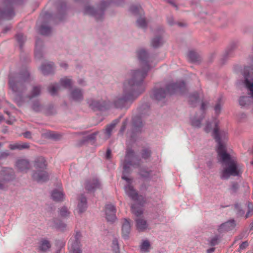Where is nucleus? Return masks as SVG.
<instances>
[{
	"label": "nucleus",
	"mask_w": 253,
	"mask_h": 253,
	"mask_svg": "<svg viewBox=\"0 0 253 253\" xmlns=\"http://www.w3.org/2000/svg\"><path fill=\"white\" fill-rule=\"evenodd\" d=\"M57 14L56 18L59 20L62 21L64 19L67 9V3L64 0H60L58 1L57 6Z\"/></svg>",
	"instance_id": "obj_15"
},
{
	"label": "nucleus",
	"mask_w": 253,
	"mask_h": 253,
	"mask_svg": "<svg viewBox=\"0 0 253 253\" xmlns=\"http://www.w3.org/2000/svg\"><path fill=\"white\" fill-rule=\"evenodd\" d=\"M45 113L47 115H51L54 113V107L52 105H49L46 109Z\"/></svg>",
	"instance_id": "obj_57"
},
{
	"label": "nucleus",
	"mask_w": 253,
	"mask_h": 253,
	"mask_svg": "<svg viewBox=\"0 0 253 253\" xmlns=\"http://www.w3.org/2000/svg\"><path fill=\"white\" fill-rule=\"evenodd\" d=\"M151 98L153 100H158V88L156 86L154 87L150 93Z\"/></svg>",
	"instance_id": "obj_45"
},
{
	"label": "nucleus",
	"mask_w": 253,
	"mask_h": 253,
	"mask_svg": "<svg viewBox=\"0 0 253 253\" xmlns=\"http://www.w3.org/2000/svg\"><path fill=\"white\" fill-rule=\"evenodd\" d=\"M185 90V84L183 82L169 84L167 85L166 90L159 88V102L161 98L166 97L168 94H182Z\"/></svg>",
	"instance_id": "obj_7"
},
{
	"label": "nucleus",
	"mask_w": 253,
	"mask_h": 253,
	"mask_svg": "<svg viewBox=\"0 0 253 253\" xmlns=\"http://www.w3.org/2000/svg\"><path fill=\"white\" fill-rule=\"evenodd\" d=\"M137 26L142 28H146L147 23L145 18H140L136 21Z\"/></svg>",
	"instance_id": "obj_46"
},
{
	"label": "nucleus",
	"mask_w": 253,
	"mask_h": 253,
	"mask_svg": "<svg viewBox=\"0 0 253 253\" xmlns=\"http://www.w3.org/2000/svg\"><path fill=\"white\" fill-rule=\"evenodd\" d=\"M245 80L243 82L245 87L250 91L253 98V69L251 67L245 68L244 72Z\"/></svg>",
	"instance_id": "obj_11"
},
{
	"label": "nucleus",
	"mask_w": 253,
	"mask_h": 253,
	"mask_svg": "<svg viewBox=\"0 0 253 253\" xmlns=\"http://www.w3.org/2000/svg\"><path fill=\"white\" fill-rule=\"evenodd\" d=\"M139 205L137 204L132 205L131 206V211L132 213L134 214L136 218H141L140 216L143 213V210L142 208L143 205H140L138 203Z\"/></svg>",
	"instance_id": "obj_28"
},
{
	"label": "nucleus",
	"mask_w": 253,
	"mask_h": 253,
	"mask_svg": "<svg viewBox=\"0 0 253 253\" xmlns=\"http://www.w3.org/2000/svg\"><path fill=\"white\" fill-rule=\"evenodd\" d=\"M248 211L246 214V218L252 216L253 214V204L252 203L249 202L248 204Z\"/></svg>",
	"instance_id": "obj_52"
},
{
	"label": "nucleus",
	"mask_w": 253,
	"mask_h": 253,
	"mask_svg": "<svg viewBox=\"0 0 253 253\" xmlns=\"http://www.w3.org/2000/svg\"><path fill=\"white\" fill-rule=\"evenodd\" d=\"M97 133V132H95L91 133V134L88 135V136L84 137L79 142L78 145L81 146L88 142L93 141L94 142L96 139V136Z\"/></svg>",
	"instance_id": "obj_29"
},
{
	"label": "nucleus",
	"mask_w": 253,
	"mask_h": 253,
	"mask_svg": "<svg viewBox=\"0 0 253 253\" xmlns=\"http://www.w3.org/2000/svg\"><path fill=\"white\" fill-rule=\"evenodd\" d=\"M47 136L48 138L57 140L60 139L62 135L55 132H50L47 134Z\"/></svg>",
	"instance_id": "obj_43"
},
{
	"label": "nucleus",
	"mask_w": 253,
	"mask_h": 253,
	"mask_svg": "<svg viewBox=\"0 0 253 253\" xmlns=\"http://www.w3.org/2000/svg\"><path fill=\"white\" fill-rule=\"evenodd\" d=\"M138 111L141 117H146L151 114V109L150 105L147 103H144L138 108Z\"/></svg>",
	"instance_id": "obj_22"
},
{
	"label": "nucleus",
	"mask_w": 253,
	"mask_h": 253,
	"mask_svg": "<svg viewBox=\"0 0 253 253\" xmlns=\"http://www.w3.org/2000/svg\"><path fill=\"white\" fill-rule=\"evenodd\" d=\"M141 160L135 155V152L131 148L126 149L125 158L123 164V170L122 178L127 183H131L132 179L128 178L127 175L130 173V167H139Z\"/></svg>",
	"instance_id": "obj_4"
},
{
	"label": "nucleus",
	"mask_w": 253,
	"mask_h": 253,
	"mask_svg": "<svg viewBox=\"0 0 253 253\" xmlns=\"http://www.w3.org/2000/svg\"><path fill=\"white\" fill-rule=\"evenodd\" d=\"M112 250L115 253H119L120 249L119 243L117 238H114L112 241Z\"/></svg>",
	"instance_id": "obj_47"
},
{
	"label": "nucleus",
	"mask_w": 253,
	"mask_h": 253,
	"mask_svg": "<svg viewBox=\"0 0 253 253\" xmlns=\"http://www.w3.org/2000/svg\"><path fill=\"white\" fill-rule=\"evenodd\" d=\"M116 209L114 205L107 204L105 206L106 218L108 221L113 222L116 220Z\"/></svg>",
	"instance_id": "obj_14"
},
{
	"label": "nucleus",
	"mask_w": 253,
	"mask_h": 253,
	"mask_svg": "<svg viewBox=\"0 0 253 253\" xmlns=\"http://www.w3.org/2000/svg\"><path fill=\"white\" fill-rule=\"evenodd\" d=\"M58 213L61 217H66L69 215L70 212L66 207L63 206L59 209Z\"/></svg>",
	"instance_id": "obj_40"
},
{
	"label": "nucleus",
	"mask_w": 253,
	"mask_h": 253,
	"mask_svg": "<svg viewBox=\"0 0 253 253\" xmlns=\"http://www.w3.org/2000/svg\"><path fill=\"white\" fill-rule=\"evenodd\" d=\"M15 37L18 43L19 44L20 48L22 49L23 45L26 41V37H25L23 34L21 33L17 34L15 36Z\"/></svg>",
	"instance_id": "obj_39"
},
{
	"label": "nucleus",
	"mask_w": 253,
	"mask_h": 253,
	"mask_svg": "<svg viewBox=\"0 0 253 253\" xmlns=\"http://www.w3.org/2000/svg\"><path fill=\"white\" fill-rule=\"evenodd\" d=\"M250 97L248 96H242L239 99V103L242 106H246L249 104Z\"/></svg>",
	"instance_id": "obj_44"
},
{
	"label": "nucleus",
	"mask_w": 253,
	"mask_h": 253,
	"mask_svg": "<svg viewBox=\"0 0 253 253\" xmlns=\"http://www.w3.org/2000/svg\"><path fill=\"white\" fill-rule=\"evenodd\" d=\"M39 32L42 35L48 36L51 33V28L49 26L42 25L39 28Z\"/></svg>",
	"instance_id": "obj_33"
},
{
	"label": "nucleus",
	"mask_w": 253,
	"mask_h": 253,
	"mask_svg": "<svg viewBox=\"0 0 253 253\" xmlns=\"http://www.w3.org/2000/svg\"><path fill=\"white\" fill-rule=\"evenodd\" d=\"M81 242L74 240L71 243V249L73 253H82Z\"/></svg>",
	"instance_id": "obj_34"
},
{
	"label": "nucleus",
	"mask_w": 253,
	"mask_h": 253,
	"mask_svg": "<svg viewBox=\"0 0 253 253\" xmlns=\"http://www.w3.org/2000/svg\"><path fill=\"white\" fill-rule=\"evenodd\" d=\"M71 98L76 101H81L83 100V93L81 89L76 88L71 91Z\"/></svg>",
	"instance_id": "obj_24"
},
{
	"label": "nucleus",
	"mask_w": 253,
	"mask_h": 253,
	"mask_svg": "<svg viewBox=\"0 0 253 253\" xmlns=\"http://www.w3.org/2000/svg\"><path fill=\"white\" fill-rule=\"evenodd\" d=\"M52 199L56 202L62 201L64 198V195L62 191L57 189L54 190L51 193Z\"/></svg>",
	"instance_id": "obj_31"
},
{
	"label": "nucleus",
	"mask_w": 253,
	"mask_h": 253,
	"mask_svg": "<svg viewBox=\"0 0 253 253\" xmlns=\"http://www.w3.org/2000/svg\"><path fill=\"white\" fill-rule=\"evenodd\" d=\"M123 2V0H101L97 6V9L90 5H85L83 12L85 15L93 16L97 20H101L104 14L105 10L111 4L119 5Z\"/></svg>",
	"instance_id": "obj_5"
},
{
	"label": "nucleus",
	"mask_w": 253,
	"mask_h": 253,
	"mask_svg": "<svg viewBox=\"0 0 253 253\" xmlns=\"http://www.w3.org/2000/svg\"><path fill=\"white\" fill-rule=\"evenodd\" d=\"M152 152L149 148L143 149L141 153V157L144 159H148L151 156Z\"/></svg>",
	"instance_id": "obj_42"
},
{
	"label": "nucleus",
	"mask_w": 253,
	"mask_h": 253,
	"mask_svg": "<svg viewBox=\"0 0 253 253\" xmlns=\"http://www.w3.org/2000/svg\"><path fill=\"white\" fill-rule=\"evenodd\" d=\"M151 245L148 240L143 241L140 246L141 252L142 253H146L149 251Z\"/></svg>",
	"instance_id": "obj_36"
},
{
	"label": "nucleus",
	"mask_w": 253,
	"mask_h": 253,
	"mask_svg": "<svg viewBox=\"0 0 253 253\" xmlns=\"http://www.w3.org/2000/svg\"><path fill=\"white\" fill-rule=\"evenodd\" d=\"M59 88V85L58 84H52L48 86L47 89L51 95L54 96L57 95Z\"/></svg>",
	"instance_id": "obj_35"
},
{
	"label": "nucleus",
	"mask_w": 253,
	"mask_h": 253,
	"mask_svg": "<svg viewBox=\"0 0 253 253\" xmlns=\"http://www.w3.org/2000/svg\"><path fill=\"white\" fill-rule=\"evenodd\" d=\"M114 127H113L111 125H109L106 126L105 129V133L109 137L111 134L112 131Z\"/></svg>",
	"instance_id": "obj_61"
},
{
	"label": "nucleus",
	"mask_w": 253,
	"mask_h": 253,
	"mask_svg": "<svg viewBox=\"0 0 253 253\" xmlns=\"http://www.w3.org/2000/svg\"><path fill=\"white\" fill-rule=\"evenodd\" d=\"M101 184L97 178H93L85 182V188L88 192H93L96 189H100Z\"/></svg>",
	"instance_id": "obj_16"
},
{
	"label": "nucleus",
	"mask_w": 253,
	"mask_h": 253,
	"mask_svg": "<svg viewBox=\"0 0 253 253\" xmlns=\"http://www.w3.org/2000/svg\"><path fill=\"white\" fill-rule=\"evenodd\" d=\"M32 178L39 183H42L49 180V175L47 172L44 169L37 170L33 172Z\"/></svg>",
	"instance_id": "obj_13"
},
{
	"label": "nucleus",
	"mask_w": 253,
	"mask_h": 253,
	"mask_svg": "<svg viewBox=\"0 0 253 253\" xmlns=\"http://www.w3.org/2000/svg\"><path fill=\"white\" fill-rule=\"evenodd\" d=\"M152 173V170H148L145 168H141L139 169V174L141 178L144 179L149 178Z\"/></svg>",
	"instance_id": "obj_37"
},
{
	"label": "nucleus",
	"mask_w": 253,
	"mask_h": 253,
	"mask_svg": "<svg viewBox=\"0 0 253 253\" xmlns=\"http://www.w3.org/2000/svg\"><path fill=\"white\" fill-rule=\"evenodd\" d=\"M30 73L26 69L21 70L18 73L9 74L8 76V85L9 88L13 93H16L14 101L19 106L24 103L22 93L27 90L25 84L30 78Z\"/></svg>",
	"instance_id": "obj_3"
},
{
	"label": "nucleus",
	"mask_w": 253,
	"mask_h": 253,
	"mask_svg": "<svg viewBox=\"0 0 253 253\" xmlns=\"http://www.w3.org/2000/svg\"><path fill=\"white\" fill-rule=\"evenodd\" d=\"M136 53L138 58L140 62L142 69H138L132 71L131 77H132L133 74H134L135 73H137V74H140L142 73L143 74L144 73H146V77L148 71L150 69V66L148 62V53L144 48H142L137 50Z\"/></svg>",
	"instance_id": "obj_8"
},
{
	"label": "nucleus",
	"mask_w": 253,
	"mask_h": 253,
	"mask_svg": "<svg viewBox=\"0 0 253 253\" xmlns=\"http://www.w3.org/2000/svg\"><path fill=\"white\" fill-rule=\"evenodd\" d=\"M204 117L202 115V118L197 119L196 118H193L191 120V125L194 127H199L201 126V122L202 118Z\"/></svg>",
	"instance_id": "obj_51"
},
{
	"label": "nucleus",
	"mask_w": 253,
	"mask_h": 253,
	"mask_svg": "<svg viewBox=\"0 0 253 253\" xmlns=\"http://www.w3.org/2000/svg\"><path fill=\"white\" fill-rule=\"evenodd\" d=\"M188 57L189 60L192 62H196L199 61V56L194 51H189L188 54Z\"/></svg>",
	"instance_id": "obj_38"
},
{
	"label": "nucleus",
	"mask_w": 253,
	"mask_h": 253,
	"mask_svg": "<svg viewBox=\"0 0 253 253\" xmlns=\"http://www.w3.org/2000/svg\"><path fill=\"white\" fill-rule=\"evenodd\" d=\"M128 123V120L127 119H126L124 121H123L122 123V126L121 127V128L120 129V132L122 134L124 133L125 130L126 129L127 125Z\"/></svg>",
	"instance_id": "obj_58"
},
{
	"label": "nucleus",
	"mask_w": 253,
	"mask_h": 253,
	"mask_svg": "<svg viewBox=\"0 0 253 253\" xmlns=\"http://www.w3.org/2000/svg\"><path fill=\"white\" fill-rule=\"evenodd\" d=\"M212 135L218 144L217 152L218 156L227 166L221 172V178L227 179L230 176L239 175L242 172L241 168L237 161L227 153L225 145L222 143V141L227 139L228 133L223 131H219L217 124L215 123Z\"/></svg>",
	"instance_id": "obj_1"
},
{
	"label": "nucleus",
	"mask_w": 253,
	"mask_h": 253,
	"mask_svg": "<svg viewBox=\"0 0 253 253\" xmlns=\"http://www.w3.org/2000/svg\"><path fill=\"white\" fill-rule=\"evenodd\" d=\"M13 179V176L12 175L10 174H5L3 177L2 178V181L4 182H8L9 181L12 180Z\"/></svg>",
	"instance_id": "obj_60"
},
{
	"label": "nucleus",
	"mask_w": 253,
	"mask_h": 253,
	"mask_svg": "<svg viewBox=\"0 0 253 253\" xmlns=\"http://www.w3.org/2000/svg\"><path fill=\"white\" fill-rule=\"evenodd\" d=\"M78 212L80 214L84 212L87 208V200L86 197L82 194L80 199V202L78 206Z\"/></svg>",
	"instance_id": "obj_27"
},
{
	"label": "nucleus",
	"mask_w": 253,
	"mask_h": 253,
	"mask_svg": "<svg viewBox=\"0 0 253 253\" xmlns=\"http://www.w3.org/2000/svg\"><path fill=\"white\" fill-rule=\"evenodd\" d=\"M53 222H54L55 228L58 229L64 230L66 227V225L64 223L62 222V221H60L59 223H58L57 222V220L55 219H54Z\"/></svg>",
	"instance_id": "obj_50"
},
{
	"label": "nucleus",
	"mask_w": 253,
	"mask_h": 253,
	"mask_svg": "<svg viewBox=\"0 0 253 253\" xmlns=\"http://www.w3.org/2000/svg\"><path fill=\"white\" fill-rule=\"evenodd\" d=\"M42 49L35 48V55L36 58L41 59L43 57V53Z\"/></svg>",
	"instance_id": "obj_54"
},
{
	"label": "nucleus",
	"mask_w": 253,
	"mask_h": 253,
	"mask_svg": "<svg viewBox=\"0 0 253 253\" xmlns=\"http://www.w3.org/2000/svg\"><path fill=\"white\" fill-rule=\"evenodd\" d=\"M9 148L11 150H21L23 149H28L30 148V144L28 142L22 143H15L14 144H10L8 146Z\"/></svg>",
	"instance_id": "obj_26"
},
{
	"label": "nucleus",
	"mask_w": 253,
	"mask_h": 253,
	"mask_svg": "<svg viewBox=\"0 0 253 253\" xmlns=\"http://www.w3.org/2000/svg\"><path fill=\"white\" fill-rule=\"evenodd\" d=\"M16 166L18 169L21 172H26L30 169V163L26 159L18 160L16 161Z\"/></svg>",
	"instance_id": "obj_18"
},
{
	"label": "nucleus",
	"mask_w": 253,
	"mask_h": 253,
	"mask_svg": "<svg viewBox=\"0 0 253 253\" xmlns=\"http://www.w3.org/2000/svg\"><path fill=\"white\" fill-rule=\"evenodd\" d=\"M131 124L132 128L130 137L132 139L136 133H140L141 132L144 124L142 120V117L139 115L132 117Z\"/></svg>",
	"instance_id": "obj_12"
},
{
	"label": "nucleus",
	"mask_w": 253,
	"mask_h": 253,
	"mask_svg": "<svg viewBox=\"0 0 253 253\" xmlns=\"http://www.w3.org/2000/svg\"><path fill=\"white\" fill-rule=\"evenodd\" d=\"M51 247L50 242L47 239L42 238L39 242V251L44 253L49 250Z\"/></svg>",
	"instance_id": "obj_23"
},
{
	"label": "nucleus",
	"mask_w": 253,
	"mask_h": 253,
	"mask_svg": "<svg viewBox=\"0 0 253 253\" xmlns=\"http://www.w3.org/2000/svg\"><path fill=\"white\" fill-rule=\"evenodd\" d=\"M151 45L154 48L158 47V37H155L152 40Z\"/></svg>",
	"instance_id": "obj_63"
},
{
	"label": "nucleus",
	"mask_w": 253,
	"mask_h": 253,
	"mask_svg": "<svg viewBox=\"0 0 253 253\" xmlns=\"http://www.w3.org/2000/svg\"><path fill=\"white\" fill-rule=\"evenodd\" d=\"M65 242L63 240H56L55 246L57 249L62 250L65 246Z\"/></svg>",
	"instance_id": "obj_49"
},
{
	"label": "nucleus",
	"mask_w": 253,
	"mask_h": 253,
	"mask_svg": "<svg viewBox=\"0 0 253 253\" xmlns=\"http://www.w3.org/2000/svg\"><path fill=\"white\" fill-rule=\"evenodd\" d=\"M22 0H1L0 6V19L10 20L15 15L13 5L20 4Z\"/></svg>",
	"instance_id": "obj_6"
},
{
	"label": "nucleus",
	"mask_w": 253,
	"mask_h": 253,
	"mask_svg": "<svg viewBox=\"0 0 253 253\" xmlns=\"http://www.w3.org/2000/svg\"><path fill=\"white\" fill-rule=\"evenodd\" d=\"M127 183V184L125 187L126 193L133 201L137 202L140 205H143L145 203L144 197L138 194L134 187L131 185V183Z\"/></svg>",
	"instance_id": "obj_10"
},
{
	"label": "nucleus",
	"mask_w": 253,
	"mask_h": 253,
	"mask_svg": "<svg viewBox=\"0 0 253 253\" xmlns=\"http://www.w3.org/2000/svg\"><path fill=\"white\" fill-rule=\"evenodd\" d=\"M235 208L237 211V213L240 215L242 216L244 214V211L241 209V207L240 204H237L235 205Z\"/></svg>",
	"instance_id": "obj_55"
},
{
	"label": "nucleus",
	"mask_w": 253,
	"mask_h": 253,
	"mask_svg": "<svg viewBox=\"0 0 253 253\" xmlns=\"http://www.w3.org/2000/svg\"><path fill=\"white\" fill-rule=\"evenodd\" d=\"M218 240H219V238L217 236H215V237H213L210 241V245L211 246H214L217 245L218 243Z\"/></svg>",
	"instance_id": "obj_64"
},
{
	"label": "nucleus",
	"mask_w": 253,
	"mask_h": 253,
	"mask_svg": "<svg viewBox=\"0 0 253 253\" xmlns=\"http://www.w3.org/2000/svg\"><path fill=\"white\" fill-rule=\"evenodd\" d=\"M235 226V221L234 220H230L221 224L218 228V231L220 233L225 232L233 229Z\"/></svg>",
	"instance_id": "obj_19"
},
{
	"label": "nucleus",
	"mask_w": 253,
	"mask_h": 253,
	"mask_svg": "<svg viewBox=\"0 0 253 253\" xmlns=\"http://www.w3.org/2000/svg\"><path fill=\"white\" fill-rule=\"evenodd\" d=\"M60 83L62 86L65 88H70L72 86V81L67 78L61 79Z\"/></svg>",
	"instance_id": "obj_41"
},
{
	"label": "nucleus",
	"mask_w": 253,
	"mask_h": 253,
	"mask_svg": "<svg viewBox=\"0 0 253 253\" xmlns=\"http://www.w3.org/2000/svg\"><path fill=\"white\" fill-rule=\"evenodd\" d=\"M42 87L41 85L34 86L31 90L30 94L28 95L27 97L31 100L32 98L38 97L41 93Z\"/></svg>",
	"instance_id": "obj_30"
},
{
	"label": "nucleus",
	"mask_w": 253,
	"mask_h": 253,
	"mask_svg": "<svg viewBox=\"0 0 253 253\" xmlns=\"http://www.w3.org/2000/svg\"><path fill=\"white\" fill-rule=\"evenodd\" d=\"M34 166L37 170H43L46 169V161L43 157H37L34 162Z\"/></svg>",
	"instance_id": "obj_20"
},
{
	"label": "nucleus",
	"mask_w": 253,
	"mask_h": 253,
	"mask_svg": "<svg viewBox=\"0 0 253 253\" xmlns=\"http://www.w3.org/2000/svg\"><path fill=\"white\" fill-rule=\"evenodd\" d=\"M89 107L93 111H105L108 110L111 105V102L108 100L102 99L96 100L90 98L87 100Z\"/></svg>",
	"instance_id": "obj_9"
},
{
	"label": "nucleus",
	"mask_w": 253,
	"mask_h": 253,
	"mask_svg": "<svg viewBox=\"0 0 253 253\" xmlns=\"http://www.w3.org/2000/svg\"><path fill=\"white\" fill-rule=\"evenodd\" d=\"M130 231L131 226L129 220L126 218H124L122 225V237L125 240L128 239Z\"/></svg>",
	"instance_id": "obj_17"
},
{
	"label": "nucleus",
	"mask_w": 253,
	"mask_h": 253,
	"mask_svg": "<svg viewBox=\"0 0 253 253\" xmlns=\"http://www.w3.org/2000/svg\"><path fill=\"white\" fill-rule=\"evenodd\" d=\"M239 189V185L236 182H233L231 185V187L230 189L231 192L232 193H235L237 192Z\"/></svg>",
	"instance_id": "obj_59"
},
{
	"label": "nucleus",
	"mask_w": 253,
	"mask_h": 253,
	"mask_svg": "<svg viewBox=\"0 0 253 253\" xmlns=\"http://www.w3.org/2000/svg\"><path fill=\"white\" fill-rule=\"evenodd\" d=\"M136 226L137 229L139 232L144 231L148 227L147 221L142 218H136Z\"/></svg>",
	"instance_id": "obj_25"
},
{
	"label": "nucleus",
	"mask_w": 253,
	"mask_h": 253,
	"mask_svg": "<svg viewBox=\"0 0 253 253\" xmlns=\"http://www.w3.org/2000/svg\"><path fill=\"white\" fill-rule=\"evenodd\" d=\"M136 73L133 74L132 77L124 82L122 95L116 97L113 101L115 108L122 109L127 107L128 102L132 103L144 92L145 87L143 83L146 77V73Z\"/></svg>",
	"instance_id": "obj_2"
},
{
	"label": "nucleus",
	"mask_w": 253,
	"mask_h": 253,
	"mask_svg": "<svg viewBox=\"0 0 253 253\" xmlns=\"http://www.w3.org/2000/svg\"><path fill=\"white\" fill-rule=\"evenodd\" d=\"M54 63L50 62L47 63L42 64L41 67V70L44 75H48L54 73Z\"/></svg>",
	"instance_id": "obj_21"
},
{
	"label": "nucleus",
	"mask_w": 253,
	"mask_h": 253,
	"mask_svg": "<svg viewBox=\"0 0 253 253\" xmlns=\"http://www.w3.org/2000/svg\"><path fill=\"white\" fill-rule=\"evenodd\" d=\"M31 107L32 109L36 113L40 112L43 109V106L39 99H35L32 101Z\"/></svg>",
	"instance_id": "obj_32"
},
{
	"label": "nucleus",
	"mask_w": 253,
	"mask_h": 253,
	"mask_svg": "<svg viewBox=\"0 0 253 253\" xmlns=\"http://www.w3.org/2000/svg\"><path fill=\"white\" fill-rule=\"evenodd\" d=\"M199 95L197 93H194L190 97V101L192 103V102H197L199 101Z\"/></svg>",
	"instance_id": "obj_62"
},
{
	"label": "nucleus",
	"mask_w": 253,
	"mask_h": 253,
	"mask_svg": "<svg viewBox=\"0 0 253 253\" xmlns=\"http://www.w3.org/2000/svg\"><path fill=\"white\" fill-rule=\"evenodd\" d=\"M43 47V42L40 38H37L36 41L35 48L42 49Z\"/></svg>",
	"instance_id": "obj_56"
},
{
	"label": "nucleus",
	"mask_w": 253,
	"mask_h": 253,
	"mask_svg": "<svg viewBox=\"0 0 253 253\" xmlns=\"http://www.w3.org/2000/svg\"><path fill=\"white\" fill-rule=\"evenodd\" d=\"M222 104V99L220 98L214 107V111L217 115H219L220 113Z\"/></svg>",
	"instance_id": "obj_48"
},
{
	"label": "nucleus",
	"mask_w": 253,
	"mask_h": 253,
	"mask_svg": "<svg viewBox=\"0 0 253 253\" xmlns=\"http://www.w3.org/2000/svg\"><path fill=\"white\" fill-rule=\"evenodd\" d=\"M140 7L136 5H132L129 8L130 11L134 15H138Z\"/></svg>",
	"instance_id": "obj_53"
}]
</instances>
